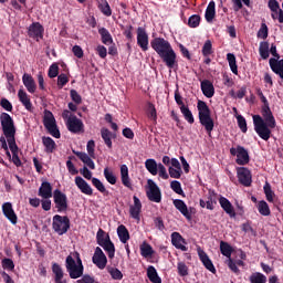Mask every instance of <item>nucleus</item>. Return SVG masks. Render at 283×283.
<instances>
[{
    "instance_id": "53",
    "label": "nucleus",
    "mask_w": 283,
    "mask_h": 283,
    "mask_svg": "<svg viewBox=\"0 0 283 283\" xmlns=\"http://www.w3.org/2000/svg\"><path fill=\"white\" fill-rule=\"evenodd\" d=\"M203 56H211L213 53V44L211 43V40H207L202 46L201 50Z\"/></svg>"
},
{
    "instance_id": "31",
    "label": "nucleus",
    "mask_w": 283,
    "mask_h": 283,
    "mask_svg": "<svg viewBox=\"0 0 283 283\" xmlns=\"http://www.w3.org/2000/svg\"><path fill=\"white\" fill-rule=\"evenodd\" d=\"M73 154L77 156V158H80V160H82V163H84L86 167H88L90 169H96V165H94V160H92L90 155H87L86 153H81L75 150H73Z\"/></svg>"
},
{
    "instance_id": "37",
    "label": "nucleus",
    "mask_w": 283,
    "mask_h": 283,
    "mask_svg": "<svg viewBox=\"0 0 283 283\" xmlns=\"http://www.w3.org/2000/svg\"><path fill=\"white\" fill-rule=\"evenodd\" d=\"M268 6L271 12H279V23H283V10L280 9V2L277 0H269Z\"/></svg>"
},
{
    "instance_id": "7",
    "label": "nucleus",
    "mask_w": 283,
    "mask_h": 283,
    "mask_svg": "<svg viewBox=\"0 0 283 283\" xmlns=\"http://www.w3.org/2000/svg\"><path fill=\"white\" fill-rule=\"evenodd\" d=\"M43 125L53 138H61V130H59L56 118H54V114L51 111H44Z\"/></svg>"
},
{
    "instance_id": "3",
    "label": "nucleus",
    "mask_w": 283,
    "mask_h": 283,
    "mask_svg": "<svg viewBox=\"0 0 283 283\" xmlns=\"http://www.w3.org/2000/svg\"><path fill=\"white\" fill-rule=\"evenodd\" d=\"M0 123L11 154H19V146L17 145V139L14 138V136H17L14 119H12V116H10V114L2 113L0 115Z\"/></svg>"
},
{
    "instance_id": "51",
    "label": "nucleus",
    "mask_w": 283,
    "mask_h": 283,
    "mask_svg": "<svg viewBox=\"0 0 283 283\" xmlns=\"http://www.w3.org/2000/svg\"><path fill=\"white\" fill-rule=\"evenodd\" d=\"M263 191L265 193L268 202H273V198H275V192H273V189H271V184L265 182V185L263 186Z\"/></svg>"
},
{
    "instance_id": "22",
    "label": "nucleus",
    "mask_w": 283,
    "mask_h": 283,
    "mask_svg": "<svg viewBox=\"0 0 283 283\" xmlns=\"http://www.w3.org/2000/svg\"><path fill=\"white\" fill-rule=\"evenodd\" d=\"M172 205L184 218H186L187 220H191V213L189 212V208L187 207V203L182 201V199H175L172 201Z\"/></svg>"
},
{
    "instance_id": "17",
    "label": "nucleus",
    "mask_w": 283,
    "mask_h": 283,
    "mask_svg": "<svg viewBox=\"0 0 283 283\" xmlns=\"http://www.w3.org/2000/svg\"><path fill=\"white\" fill-rule=\"evenodd\" d=\"M2 213L4 218L11 222V224H17L19 217H17V212H14V208H12L11 202H4L2 205Z\"/></svg>"
},
{
    "instance_id": "18",
    "label": "nucleus",
    "mask_w": 283,
    "mask_h": 283,
    "mask_svg": "<svg viewBox=\"0 0 283 283\" xmlns=\"http://www.w3.org/2000/svg\"><path fill=\"white\" fill-rule=\"evenodd\" d=\"M170 178L180 179L182 176V166L177 158H171V166L168 168Z\"/></svg>"
},
{
    "instance_id": "57",
    "label": "nucleus",
    "mask_w": 283,
    "mask_h": 283,
    "mask_svg": "<svg viewBox=\"0 0 283 283\" xmlns=\"http://www.w3.org/2000/svg\"><path fill=\"white\" fill-rule=\"evenodd\" d=\"M98 8L104 17H112V7H109L107 1L101 3Z\"/></svg>"
},
{
    "instance_id": "10",
    "label": "nucleus",
    "mask_w": 283,
    "mask_h": 283,
    "mask_svg": "<svg viewBox=\"0 0 283 283\" xmlns=\"http://www.w3.org/2000/svg\"><path fill=\"white\" fill-rule=\"evenodd\" d=\"M231 156H237V165H249L251 158L249 157V150L244 146H237V148H230Z\"/></svg>"
},
{
    "instance_id": "56",
    "label": "nucleus",
    "mask_w": 283,
    "mask_h": 283,
    "mask_svg": "<svg viewBox=\"0 0 283 283\" xmlns=\"http://www.w3.org/2000/svg\"><path fill=\"white\" fill-rule=\"evenodd\" d=\"M237 123L238 127L241 129L243 134H247V132H249V128L247 127V118H244V116H237Z\"/></svg>"
},
{
    "instance_id": "19",
    "label": "nucleus",
    "mask_w": 283,
    "mask_h": 283,
    "mask_svg": "<svg viewBox=\"0 0 283 283\" xmlns=\"http://www.w3.org/2000/svg\"><path fill=\"white\" fill-rule=\"evenodd\" d=\"M75 185L80 191H82L85 196H93L94 195V189H92V186L83 179V177L77 176L75 177Z\"/></svg>"
},
{
    "instance_id": "36",
    "label": "nucleus",
    "mask_w": 283,
    "mask_h": 283,
    "mask_svg": "<svg viewBox=\"0 0 283 283\" xmlns=\"http://www.w3.org/2000/svg\"><path fill=\"white\" fill-rule=\"evenodd\" d=\"M205 19L208 21V23H211L213 19H216V2L210 1L205 13Z\"/></svg>"
},
{
    "instance_id": "12",
    "label": "nucleus",
    "mask_w": 283,
    "mask_h": 283,
    "mask_svg": "<svg viewBox=\"0 0 283 283\" xmlns=\"http://www.w3.org/2000/svg\"><path fill=\"white\" fill-rule=\"evenodd\" d=\"M237 178L243 187H251L253 182V177L251 175V170L249 168L240 167L237 169Z\"/></svg>"
},
{
    "instance_id": "15",
    "label": "nucleus",
    "mask_w": 283,
    "mask_h": 283,
    "mask_svg": "<svg viewBox=\"0 0 283 283\" xmlns=\"http://www.w3.org/2000/svg\"><path fill=\"white\" fill-rule=\"evenodd\" d=\"M134 205L129 206V216L133 218V220H137V222H140V213L143 211V202H140V199L137 196L133 197Z\"/></svg>"
},
{
    "instance_id": "39",
    "label": "nucleus",
    "mask_w": 283,
    "mask_h": 283,
    "mask_svg": "<svg viewBox=\"0 0 283 283\" xmlns=\"http://www.w3.org/2000/svg\"><path fill=\"white\" fill-rule=\"evenodd\" d=\"M147 277L153 283H160L163 282V279L158 276V271H156V268L154 265H149L147 268Z\"/></svg>"
},
{
    "instance_id": "20",
    "label": "nucleus",
    "mask_w": 283,
    "mask_h": 283,
    "mask_svg": "<svg viewBox=\"0 0 283 283\" xmlns=\"http://www.w3.org/2000/svg\"><path fill=\"white\" fill-rule=\"evenodd\" d=\"M198 255H199V260H201L203 266L208 271H210V273H216V266L213 265V262L211 261V259H209V255L207 254V252H205V250L199 248Z\"/></svg>"
},
{
    "instance_id": "62",
    "label": "nucleus",
    "mask_w": 283,
    "mask_h": 283,
    "mask_svg": "<svg viewBox=\"0 0 283 283\" xmlns=\"http://www.w3.org/2000/svg\"><path fill=\"white\" fill-rule=\"evenodd\" d=\"M177 270L181 277H187V275H189V268H187V264L184 262L178 263Z\"/></svg>"
},
{
    "instance_id": "61",
    "label": "nucleus",
    "mask_w": 283,
    "mask_h": 283,
    "mask_svg": "<svg viewBox=\"0 0 283 283\" xmlns=\"http://www.w3.org/2000/svg\"><path fill=\"white\" fill-rule=\"evenodd\" d=\"M70 96L75 105H81V103H83V97H81V94H78L76 90H71Z\"/></svg>"
},
{
    "instance_id": "60",
    "label": "nucleus",
    "mask_w": 283,
    "mask_h": 283,
    "mask_svg": "<svg viewBox=\"0 0 283 283\" xmlns=\"http://www.w3.org/2000/svg\"><path fill=\"white\" fill-rule=\"evenodd\" d=\"M108 273L113 280H123V272L117 268H108Z\"/></svg>"
},
{
    "instance_id": "23",
    "label": "nucleus",
    "mask_w": 283,
    "mask_h": 283,
    "mask_svg": "<svg viewBox=\"0 0 283 283\" xmlns=\"http://www.w3.org/2000/svg\"><path fill=\"white\" fill-rule=\"evenodd\" d=\"M201 92L206 98H213L216 94V87L211 81L203 80L201 81Z\"/></svg>"
},
{
    "instance_id": "40",
    "label": "nucleus",
    "mask_w": 283,
    "mask_h": 283,
    "mask_svg": "<svg viewBox=\"0 0 283 283\" xmlns=\"http://www.w3.org/2000/svg\"><path fill=\"white\" fill-rule=\"evenodd\" d=\"M180 112H181L185 120H187V123H189V125H193V123H196V119L193 118V113H191V109H189V106H187V105L180 106Z\"/></svg>"
},
{
    "instance_id": "13",
    "label": "nucleus",
    "mask_w": 283,
    "mask_h": 283,
    "mask_svg": "<svg viewBox=\"0 0 283 283\" xmlns=\"http://www.w3.org/2000/svg\"><path fill=\"white\" fill-rule=\"evenodd\" d=\"M92 262L95 264V266H97V269H101L102 271L105 269V266H107V256L105 255V252H103V249L99 247L95 249Z\"/></svg>"
},
{
    "instance_id": "2",
    "label": "nucleus",
    "mask_w": 283,
    "mask_h": 283,
    "mask_svg": "<svg viewBox=\"0 0 283 283\" xmlns=\"http://www.w3.org/2000/svg\"><path fill=\"white\" fill-rule=\"evenodd\" d=\"M150 46L154 51H156L163 63H165V65L169 67V70H174V67L178 65V61L176 60V51H174L171 43L165 40V38L153 39L150 41Z\"/></svg>"
},
{
    "instance_id": "34",
    "label": "nucleus",
    "mask_w": 283,
    "mask_h": 283,
    "mask_svg": "<svg viewBox=\"0 0 283 283\" xmlns=\"http://www.w3.org/2000/svg\"><path fill=\"white\" fill-rule=\"evenodd\" d=\"M98 34L101 35L102 43H104V45H112V43H114L112 33H109V31L106 28H99Z\"/></svg>"
},
{
    "instance_id": "38",
    "label": "nucleus",
    "mask_w": 283,
    "mask_h": 283,
    "mask_svg": "<svg viewBox=\"0 0 283 283\" xmlns=\"http://www.w3.org/2000/svg\"><path fill=\"white\" fill-rule=\"evenodd\" d=\"M117 235L123 244H127L129 241V230H127V227L123 224L118 226Z\"/></svg>"
},
{
    "instance_id": "55",
    "label": "nucleus",
    "mask_w": 283,
    "mask_h": 283,
    "mask_svg": "<svg viewBox=\"0 0 283 283\" xmlns=\"http://www.w3.org/2000/svg\"><path fill=\"white\" fill-rule=\"evenodd\" d=\"M258 39H269V27L266 23H262L261 28L259 29L256 33Z\"/></svg>"
},
{
    "instance_id": "42",
    "label": "nucleus",
    "mask_w": 283,
    "mask_h": 283,
    "mask_svg": "<svg viewBox=\"0 0 283 283\" xmlns=\"http://www.w3.org/2000/svg\"><path fill=\"white\" fill-rule=\"evenodd\" d=\"M145 167L151 176H158V164L156 163V159H147L145 161Z\"/></svg>"
},
{
    "instance_id": "1",
    "label": "nucleus",
    "mask_w": 283,
    "mask_h": 283,
    "mask_svg": "<svg viewBox=\"0 0 283 283\" xmlns=\"http://www.w3.org/2000/svg\"><path fill=\"white\" fill-rule=\"evenodd\" d=\"M261 115L262 116H252L254 132H256L262 140H269L271 138V129H275L277 123L275 122V116H273V112L269 105L261 107Z\"/></svg>"
},
{
    "instance_id": "9",
    "label": "nucleus",
    "mask_w": 283,
    "mask_h": 283,
    "mask_svg": "<svg viewBox=\"0 0 283 283\" xmlns=\"http://www.w3.org/2000/svg\"><path fill=\"white\" fill-rule=\"evenodd\" d=\"M148 189L146 190V196L150 202H163V192L160 191V187L151 180H147Z\"/></svg>"
},
{
    "instance_id": "14",
    "label": "nucleus",
    "mask_w": 283,
    "mask_h": 283,
    "mask_svg": "<svg viewBox=\"0 0 283 283\" xmlns=\"http://www.w3.org/2000/svg\"><path fill=\"white\" fill-rule=\"evenodd\" d=\"M66 127L72 134H80V132H83L85 125L83 124V120L78 119V117L71 116L66 120Z\"/></svg>"
},
{
    "instance_id": "43",
    "label": "nucleus",
    "mask_w": 283,
    "mask_h": 283,
    "mask_svg": "<svg viewBox=\"0 0 283 283\" xmlns=\"http://www.w3.org/2000/svg\"><path fill=\"white\" fill-rule=\"evenodd\" d=\"M256 209L261 216H271V208L269 207V203H266V201L264 200L258 202Z\"/></svg>"
},
{
    "instance_id": "59",
    "label": "nucleus",
    "mask_w": 283,
    "mask_h": 283,
    "mask_svg": "<svg viewBox=\"0 0 283 283\" xmlns=\"http://www.w3.org/2000/svg\"><path fill=\"white\" fill-rule=\"evenodd\" d=\"M201 18L198 14H192L188 19V25L189 28H198L200 25Z\"/></svg>"
},
{
    "instance_id": "8",
    "label": "nucleus",
    "mask_w": 283,
    "mask_h": 283,
    "mask_svg": "<svg viewBox=\"0 0 283 283\" xmlns=\"http://www.w3.org/2000/svg\"><path fill=\"white\" fill-rule=\"evenodd\" d=\"M53 202L55 205L57 213H67V209H70V206L67 203V195H65V192L55 189L53 191Z\"/></svg>"
},
{
    "instance_id": "46",
    "label": "nucleus",
    "mask_w": 283,
    "mask_h": 283,
    "mask_svg": "<svg viewBox=\"0 0 283 283\" xmlns=\"http://www.w3.org/2000/svg\"><path fill=\"white\" fill-rule=\"evenodd\" d=\"M269 52H270L269 51V42H266V41L260 42L259 54H260L261 59H263V61H266V59H269V56H270Z\"/></svg>"
},
{
    "instance_id": "49",
    "label": "nucleus",
    "mask_w": 283,
    "mask_h": 283,
    "mask_svg": "<svg viewBox=\"0 0 283 283\" xmlns=\"http://www.w3.org/2000/svg\"><path fill=\"white\" fill-rule=\"evenodd\" d=\"M109 234L105 233V230H103L102 228L98 229L97 233H96V242L99 247H102V244H105L106 240H109Z\"/></svg>"
},
{
    "instance_id": "54",
    "label": "nucleus",
    "mask_w": 283,
    "mask_h": 283,
    "mask_svg": "<svg viewBox=\"0 0 283 283\" xmlns=\"http://www.w3.org/2000/svg\"><path fill=\"white\" fill-rule=\"evenodd\" d=\"M170 189L178 193V196H185V191L182 190V185L178 180H174L170 182Z\"/></svg>"
},
{
    "instance_id": "58",
    "label": "nucleus",
    "mask_w": 283,
    "mask_h": 283,
    "mask_svg": "<svg viewBox=\"0 0 283 283\" xmlns=\"http://www.w3.org/2000/svg\"><path fill=\"white\" fill-rule=\"evenodd\" d=\"M67 83H70V77H67L66 74L61 73V74L57 76V87H59L60 90H63V87H65V85H67Z\"/></svg>"
},
{
    "instance_id": "5",
    "label": "nucleus",
    "mask_w": 283,
    "mask_h": 283,
    "mask_svg": "<svg viewBox=\"0 0 283 283\" xmlns=\"http://www.w3.org/2000/svg\"><path fill=\"white\" fill-rule=\"evenodd\" d=\"M197 109L199 112V123L202 127H205L208 136H211V132H213V127H216V122L211 117V108L207 105V102L199 99L197 103Z\"/></svg>"
},
{
    "instance_id": "45",
    "label": "nucleus",
    "mask_w": 283,
    "mask_h": 283,
    "mask_svg": "<svg viewBox=\"0 0 283 283\" xmlns=\"http://www.w3.org/2000/svg\"><path fill=\"white\" fill-rule=\"evenodd\" d=\"M104 178L107 180L109 185H116L117 178L116 175L114 174V170L112 168L106 167L104 168Z\"/></svg>"
},
{
    "instance_id": "21",
    "label": "nucleus",
    "mask_w": 283,
    "mask_h": 283,
    "mask_svg": "<svg viewBox=\"0 0 283 283\" xmlns=\"http://www.w3.org/2000/svg\"><path fill=\"white\" fill-rule=\"evenodd\" d=\"M51 269L55 283H67V280L63 279L65 277V272H63V268L59 263L53 262Z\"/></svg>"
},
{
    "instance_id": "32",
    "label": "nucleus",
    "mask_w": 283,
    "mask_h": 283,
    "mask_svg": "<svg viewBox=\"0 0 283 283\" xmlns=\"http://www.w3.org/2000/svg\"><path fill=\"white\" fill-rule=\"evenodd\" d=\"M99 247L106 251L109 260H114V255H116V247L114 245V242H112V239H107L105 243Z\"/></svg>"
},
{
    "instance_id": "24",
    "label": "nucleus",
    "mask_w": 283,
    "mask_h": 283,
    "mask_svg": "<svg viewBox=\"0 0 283 283\" xmlns=\"http://www.w3.org/2000/svg\"><path fill=\"white\" fill-rule=\"evenodd\" d=\"M38 196L44 200L52 198V196H54V193H52V184L43 181L39 188Z\"/></svg>"
},
{
    "instance_id": "27",
    "label": "nucleus",
    "mask_w": 283,
    "mask_h": 283,
    "mask_svg": "<svg viewBox=\"0 0 283 283\" xmlns=\"http://www.w3.org/2000/svg\"><path fill=\"white\" fill-rule=\"evenodd\" d=\"M269 65L272 72H274V74H277V76H280V78L283 80V59L282 60L270 59Z\"/></svg>"
},
{
    "instance_id": "4",
    "label": "nucleus",
    "mask_w": 283,
    "mask_h": 283,
    "mask_svg": "<svg viewBox=\"0 0 283 283\" xmlns=\"http://www.w3.org/2000/svg\"><path fill=\"white\" fill-rule=\"evenodd\" d=\"M65 269L71 280H78V277H83L85 266L83 265L81 253L75 251L67 255L65 259Z\"/></svg>"
},
{
    "instance_id": "52",
    "label": "nucleus",
    "mask_w": 283,
    "mask_h": 283,
    "mask_svg": "<svg viewBox=\"0 0 283 283\" xmlns=\"http://www.w3.org/2000/svg\"><path fill=\"white\" fill-rule=\"evenodd\" d=\"M250 283H266V276L260 272L252 273Z\"/></svg>"
},
{
    "instance_id": "26",
    "label": "nucleus",
    "mask_w": 283,
    "mask_h": 283,
    "mask_svg": "<svg viewBox=\"0 0 283 283\" xmlns=\"http://www.w3.org/2000/svg\"><path fill=\"white\" fill-rule=\"evenodd\" d=\"M219 205L221 206L223 211H226V213L230 216V218H235V210L233 209V205L231 203V201H229V199H227L226 197H220Z\"/></svg>"
},
{
    "instance_id": "41",
    "label": "nucleus",
    "mask_w": 283,
    "mask_h": 283,
    "mask_svg": "<svg viewBox=\"0 0 283 283\" xmlns=\"http://www.w3.org/2000/svg\"><path fill=\"white\" fill-rule=\"evenodd\" d=\"M92 185L93 187H95V189H97V191H99V193H103V196H109V190L105 188V185L103 184V181H101V179L93 177Z\"/></svg>"
},
{
    "instance_id": "6",
    "label": "nucleus",
    "mask_w": 283,
    "mask_h": 283,
    "mask_svg": "<svg viewBox=\"0 0 283 283\" xmlns=\"http://www.w3.org/2000/svg\"><path fill=\"white\" fill-rule=\"evenodd\" d=\"M70 224L69 216H53L52 229L57 235H65L70 231Z\"/></svg>"
},
{
    "instance_id": "33",
    "label": "nucleus",
    "mask_w": 283,
    "mask_h": 283,
    "mask_svg": "<svg viewBox=\"0 0 283 283\" xmlns=\"http://www.w3.org/2000/svg\"><path fill=\"white\" fill-rule=\"evenodd\" d=\"M42 145L45 148L46 154H54V150L56 149V142L52 139V137H42Z\"/></svg>"
},
{
    "instance_id": "44",
    "label": "nucleus",
    "mask_w": 283,
    "mask_h": 283,
    "mask_svg": "<svg viewBox=\"0 0 283 283\" xmlns=\"http://www.w3.org/2000/svg\"><path fill=\"white\" fill-rule=\"evenodd\" d=\"M227 61L229 63V67L232 72V74L238 75V62L235 60V54L233 53H228L227 54Z\"/></svg>"
},
{
    "instance_id": "16",
    "label": "nucleus",
    "mask_w": 283,
    "mask_h": 283,
    "mask_svg": "<svg viewBox=\"0 0 283 283\" xmlns=\"http://www.w3.org/2000/svg\"><path fill=\"white\" fill-rule=\"evenodd\" d=\"M43 32H45V29L39 22H33L28 28V36L36 41L43 39Z\"/></svg>"
},
{
    "instance_id": "50",
    "label": "nucleus",
    "mask_w": 283,
    "mask_h": 283,
    "mask_svg": "<svg viewBox=\"0 0 283 283\" xmlns=\"http://www.w3.org/2000/svg\"><path fill=\"white\" fill-rule=\"evenodd\" d=\"M147 116L156 125V123L158 120V113L156 112V106H154V104H151V103L148 104Z\"/></svg>"
},
{
    "instance_id": "30",
    "label": "nucleus",
    "mask_w": 283,
    "mask_h": 283,
    "mask_svg": "<svg viewBox=\"0 0 283 283\" xmlns=\"http://www.w3.org/2000/svg\"><path fill=\"white\" fill-rule=\"evenodd\" d=\"M120 178H122V185L124 187H127V189H132V179H129V168L127 165L120 166Z\"/></svg>"
},
{
    "instance_id": "11",
    "label": "nucleus",
    "mask_w": 283,
    "mask_h": 283,
    "mask_svg": "<svg viewBox=\"0 0 283 283\" xmlns=\"http://www.w3.org/2000/svg\"><path fill=\"white\" fill-rule=\"evenodd\" d=\"M137 45L143 52H147V50H149V34L147 33V29L144 27L137 28Z\"/></svg>"
},
{
    "instance_id": "63",
    "label": "nucleus",
    "mask_w": 283,
    "mask_h": 283,
    "mask_svg": "<svg viewBox=\"0 0 283 283\" xmlns=\"http://www.w3.org/2000/svg\"><path fill=\"white\" fill-rule=\"evenodd\" d=\"M2 269L7 271H14V261H12V259L4 258L2 260Z\"/></svg>"
},
{
    "instance_id": "64",
    "label": "nucleus",
    "mask_w": 283,
    "mask_h": 283,
    "mask_svg": "<svg viewBox=\"0 0 283 283\" xmlns=\"http://www.w3.org/2000/svg\"><path fill=\"white\" fill-rule=\"evenodd\" d=\"M48 76H49V78H56V76H59V64L53 63V64L49 67Z\"/></svg>"
},
{
    "instance_id": "28",
    "label": "nucleus",
    "mask_w": 283,
    "mask_h": 283,
    "mask_svg": "<svg viewBox=\"0 0 283 283\" xmlns=\"http://www.w3.org/2000/svg\"><path fill=\"white\" fill-rule=\"evenodd\" d=\"M171 244L176 249H180V251H187V247L185 245V239L179 232L171 233Z\"/></svg>"
},
{
    "instance_id": "48",
    "label": "nucleus",
    "mask_w": 283,
    "mask_h": 283,
    "mask_svg": "<svg viewBox=\"0 0 283 283\" xmlns=\"http://www.w3.org/2000/svg\"><path fill=\"white\" fill-rule=\"evenodd\" d=\"M220 252L224 255V258L231 259V253H233V248L231 244L221 241L220 242Z\"/></svg>"
},
{
    "instance_id": "47",
    "label": "nucleus",
    "mask_w": 283,
    "mask_h": 283,
    "mask_svg": "<svg viewBox=\"0 0 283 283\" xmlns=\"http://www.w3.org/2000/svg\"><path fill=\"white\" fill-rule=\"evenodd\" d=\"M101 136L106 145V147H108V149H112V133L109 129L107 128H102L101 129Z\"/></svg>"
},
{
    "instance_id": "35",
    "label": "nucleus",
    "mask_w": 283,
    "mask_h": 283,
    "mask_svg": "<svg viewBox=\"0 0 283 283\" xmlns=\"http://www.w3.org/2000/svg\"><path fill=\"white\" fill-rule=\"evenodd\" d=\"M140 255L143 258H151L156 252L154 251V248H151V244L147 243V241H144L139 245Z\"/></svg>"
},
{
    "instance_id": "25",
    "label": "nucleus",
    "mask_w": 283,
    "mask_h": 283,
    "mask_svg": "<svg viewBox=\"0 0 283 283\" xmlns=\"http://www.w3.org/2000/svg\"><path fill=\"white\" fill-rule=\"evenodd\" d=\"M22 82L30 94H34V92H36V82L30 74L24 73L22 76Z\"/></svg>"
},
{
    "instance_id": "29",
    "label": "nucleus",
    "mask_w": 283,
    "mask_h": 283,
    "mask_svg": "<svg viewBox=\"0 0 283 283\" xmlns=\"http://www.w3.org/2000/svg\"><path fill=\"white\" fill-rule=\"evenodd\" d=\"M18 97L20 103L28 109V112H32V102L30 101V95L22 88L18 91Z\"/></svg>"
}]
</instances>
